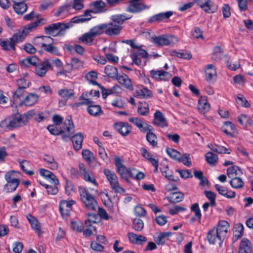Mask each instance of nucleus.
I'll list each match as a JSON object with an SVG mask.
<instances>
[{"label":"nucleus","mask_w":253,"mask_h":253,"mask_svg":"<svg viewBox=\"0 0 253 253\" xmlns=\"http://www.w3.org/2000/svg\"><path fill=\"white\" fill-rule=\"evenodd\" d=\"M91 18L89 11H86L84 15L73 18L71 21L67 23H57L49 25L45 28L46 33L55 36L63 31L72 27L73 23H83L89 20Z\"/></svg>","instance_id":"nucleus-1"},{"label":"nucleus","mask_w":253,"mask_h":253,"mask_svg":"<svg viewBox=\"0 0 253 253\" xmlns=\"http://www.w3.org/2000/svg\"><path fill=\"white\" fill-rule=\"evenodd\" d=\"M40 23V21L37 20L34 22L30 23L24 27L23 33L20 32L15 34L12 38L6 41H2L0 42V45L6 50L14 49L15 41L19 42L23 41L26 35L32 31L34 28L38 27Z\"/></svg>","instance_id":"nucleus-2"},{"label":"nucleus","mask_w":253,"mask_h":253,"mask_svg":"<svg viewBox=\"0 0 253 253\" xmlns=\"http://www.w3.org/2000/svg\"><path fill=\"white\" fill-rule=\"evenodd\" d=\"M21 115L16 114L6 118L0 123V132L11 130L25 126Z\"/></svg>","instance_id":"nucleus-3"},{"label":"nucleus","mask_w":253,"mask_h":253,"mask_svg":"<svg viewBox=\"0 0 253 253\" xmlns=\"http://www.w3.org/2000/svg\"><path fill=\"white\" fill-rule=\"evenodd\" d=\"M82 202L89 210L95 211L97 208V203L94 197L86 189L80 187L79 188Z\"/></svg>","instance_id":"nucleus-4"},{"label":"nucleus","mask_w":253,"mask_h":253,"mask_svg":"<svg viewBox=\"0 0 253 253\" xmlns=\"http://www.w3.org/2000/svg\"><path fill=\"white\" fill-rule=\"evenodd\" d=\"M178 38L172 35H163L154 36L151 37V42L158 46H167L176 43L178 42Z\"/></svg>","instance_id":"nucleus-5"},{"label":"nucleus","mask_w":253,"mask_h":253,"mask_svg":"<svg viewBox=\"0 0 253 253\" xmlns=\"http://www.w3.org/2000/svg\"><path fill=\"white\" fill-rule=\"evenodd\" d=\"M103 172L113 190L118 193L125 192V189L120 185L117 176L114 172L108 169H105Z\"/></svg>","instance_id":"nucleus-6"},{"label":"nucleus","mask_w":253,"mask_h":253,"mask_svg":"<svg viewBox=\"0 0 253 253\" xmlns=\"http://www.w3.org/2000/svg\"><path fill=\"white\" fill-rule=\"evenodd\" d=\"M114 160L117 172L122 179L128 181L129 178H130L132 168H126L123 165V159L118 156L114 157Z\"/></svg>","instance_id":"nucleus-7"},{"label":"nucleus","mask_w":253,"mask_h":253,"mask_svg":"<svg viewBox=\"0 0 253 253\" xmlns=\"http://www.w3.org/2000/svg\"><path fill=\"white\" fill-rule=\"evenodd\" d=\"M206 12L214 13L217 10V6L211 0H194Z\"/></svg>","instance_id":"nucleus-8"},{"label":"nucleus","mask_w":253,"mask_h":253,"mask_svg":"<svg viewBox=\"0 0 253 253\" xmlns=\"http://www.w3.org/2000/svg\"><path fill=\"white\" fill-rule=\"evenodd\" d=\"M79 169L81 174L86 181L93 184V185L98 186V183L93 174L88 169L86 168L84 164H80Z\"/></svg>","instance_id":"nucleus-9"},{"label":"nucleus","mask_w":253,"mask_h":253,"mask_svg":"<svg viewBox=\"0 0 253 253\" xmlns=\"http://www.w3.org/2000/svg\"><path fill=\"white\" fill-rule=\"evenodd\" d=\"M105 34L108 36L113 37L119 35L122 31L123 27L117 26L111 22L104 24Z\"/></svg>","instance_id":"nucleus-10"},{"label":"nucleus","mask_w":253,"mask_h":253,"mask_svg":"<svg viewBox=\"0 0 253 253\" xmlns=\"http://www.w3.org/2000/svg\"><path fill=\"white\" fill-rule=\"evenodd\" d=\"M149 8L150 6L145 5L141 0H133L129 3L128 11L132 13H137Z\"/></svg>","instance_id":"nucleus-11"},{"label":"nucleus","mask_w":253,"mask_h":253,"mask_svg":"<svg viewBox=\"0 0 253 253\" xmlns=\"http://www.w3.org/2000/svg\"><path fill=\"white\" fill-rule=\"evenodd\" d=\"M40 175L52 184H59L57 176L51 171L43 168L39 169Z\"/></svg>","instance_id":"nucleus-12"},{"label":"nucleus","mask_w":253,"mask_h":253,"mask_svg":"<svg viewBox=\"0 0 253 253\" xmlns=\"http://www.w3.org/2000/svg\"><path fill=\"white\" fill-rule=\"evenodd\" d=\"M205 80L208 83L213 82L217 77L216 69L214 65L208 64L205 67Z\"/></svg>","instance_id":"nucleus-13"},{"label":"nucleus","mask_w":253,"mask_h":253,"mask_svg":"<svg viewBox=\"0 0 253 253\" xmlns=\"http://www.w3.org/2000/svg\"><path fill=\"white\" fill-rule=\"evenodd\" d=\"M115 129L124 136H127L131 131V126L125 122H117L114 124Z\"/></svg>","instance_id":"nucleus-14"},{"label":"nucleus","mask_w":253,"mask_h":253,"mask_svg":"<svg viewBox=\"0 0 253 253\" xmlns=\"http://www.w3.org/2000/svg\"><path fill=\"white\" fill-rule=\"evenodd\" d=\"M171 236V232H159L154 236L153 239L158 245H163L169 240Z\"/></svg>","instance_id":"nucleus-15"},{"label":"nucleus","mask_w":253,"mask_h":253,"mask_svg":"<svg viewBox=\"0 0 253 253\" xmlns=\"http://www.w3.org/2000/svg\"><path fill=\"white\" fill-rule=\"evenodd\" d=\"M74 204L75 201L73 200H62L60 202L59 209L62 216L66 217L69 214Z\"/></svg>","instance_id":"nucleus-16"},{"label":"nucleus","mask_w":253,"mask_h":253,"mask_svg":"<svg viewBox=\"0 0 253 253\" xmlns=\"http://www.w3.org/2000/svg\"><path fill=\"white\" fill-rule=\"evenodd\" d=\"M43 161L45 166L52 170H56L59 167L58 163L53 156L49 155H44L43 156Z\"/></svg>","instance_id":"nucleus-17"},{"label":"nucleus","mask_w":253,"mask_h":253,"mask_svg":"<svg viewBox=\"0 0 253 253\" xmlns=\"http://www.w3.org/2000/svg\"><path fill=\"white\" fill-rule=\"evenodd\" d=\"M229 227V224L227 221L221 220L219 222L217 228L215 229V231L219 235V237L221 238L223 240L225 239L227 236Z\"/></svg>","instance_id":"nucleus-18"},{"label":"nucleus","mask_w":253,"mask_h":253,"mask_svg":"<svg viewBox=\"0 0 253 253\" xmlns=\"http://www.w3.org/2000/svg\"><path fill=\"white\" fill-rule=\"evenodd\" d=\"M98 78L97 73L94 71H91L88 72L85 75V79L90 84H92L93 85H97L102 91V95L103 97L105 98L107 97L108 94H106V92H104L103 87L99 84H98L96 82V80Z\"/></svg>","instance_id":"nucleus-19"},{"label":"nucleus","mask_w":253,"mask_h":253,"mask_svg":"<svg viewBox=\"0 0 253 253\" xmlns=\"http://www.w3.org/2000/svg\"><path fill=\"white\" fill-rule=\"evenodd\" d=\"M128 121L135 125L141 131L143 132H147L150 129L151 126L146 123H144L140 119L137 117H131L128 119Z\"/></svg>","instance_id":"nucleus-20"},{"label":"nucleus","mask_w":253,"mask_h":253,"mask_svg":"<svg viewBox=\"0 0 253 253\" xmlns=\"http://www.w3.org/2000/svg\"><path fill=\"white\" fill-rule=\"evenodd\" d=\"M51 67V63L48 60L44 61L42 64L36 66L35 72L37 75L40 77L44 76L47 70Z\"/></svg>","instance_id":"nucleus-21"},{"label":"nucleus","mask_w":253,"mask_h":253,"mask_svg":"<svg viewBox=\"0 0 253 253\" xmlns=\"http://www.w3.org/2000/svg\"><path fill=\"white\" fill-rule=\"evenodd\" d=\"M197 108L200 113L203 114L210 111L211 105L206 96H201L199 98Z\"/></svg>","instance_id":"nucleus-22"},{"label":"nucleus","mask_w":253,"mask_h":253,"mask_svg":"<svg viewBox=\"0 0 253 253\" xmlns=\"http://www.w3.org/2000/svg\"><path fill=\"white\" fill-rule=\"evenodd\" d=\"M26 218L31 224V226L35 232L39 236L42 234V232L41 230V224L38 220L30 214L26 215Z\"/></svg>","instance_id":"nucleus-23"},{"label":"nucleus","mask_w":253,"mask_h":253,"mask_svg":"<svg viewBox=\"0 0 253 253\" xmlns=\"http://www.w3.org/2000/svg\"><path fill=\"white\" fill-rule=\"evenodd\" d=\"M53 39L48 36L38 37L34 39V43L35 45L43 47L44 48L49 44H52Z\"/></svg>","instance_id":"nucleus-24"},{"label":"nucleus","mask_w":253,"mask_h":253,"mask_svg":"<svg viewBox=\"0 0 253 253\" xmlns=\"http://www.w3.org/2000/svg\"><path fill=\"white\" fill-rule=\"evenodd\" d=\"M135 96L140 98H148L152 96V93L146 87L140 85L136 87Z\"/></svg>","instance_id":"nucleus-25"},{"label":"nucleus","mask_w":253,"mask_h":253,"mask_svg":"<svg viewBox=\"0 0 253 253\" xmlns=\"http://www.w3.org/2000/svg\"><path fill=\"white\" fill-rule=\"evenodd\" d=\"M215 189L218 192L219 194L223 196L228 199H232L235 197V192L231 190H228L226 187L219 184L215 185Z\"/></svg>","instance_id":"nucleus-26"},{"label":"nucleus","mask_w":253,"mask_h":253,"mask_svg":"<svg viewBox=\"0 0 253 253\" xmlns=\"http://www.w3.org/2000/svg\"><path fill=\"white\" fill-rule=\"evenodd\" d=\"M153 123L154 125L164 127L168 126L166 118L163 113L159 110L154 114Z\"/></svg>","instance_id":"nucleus-27"},{"label":"nucleus","mask_w":253,"mask_h":253,"mask_svg":"<svg viewBox=\"0 0 253 253\" xmlns=\"http://www.w3.org/2000/svg\"><path fill=\"white\" fill-rule=\"evenodd\" d=\"M207 239L211 244H215L218 243L220 245L223 241L221 238H220L219 235L215 231V229H211L209 231L207 235Z\"/></svg>","instance_id":"nucleus-28"},{"label":"nucleus","mask_w":253,"mask_h":253,"mask_svg":"<svg viewBox=\"0 0 253 253\" xmlns=\"http://www.w3.org/2000/svg\"><path fill=\"white\" fill-rule=\"evenodd\" d=\"M127 236L129 241L132 244L140 245L147 241L146 238L143 235L128 233Z\"/></svg>","instance_id":"nucleus-29"},{"label":"nucleus","mask_w":253,"mask_h":253,"mask_svg":"<svg viewBox=\"0 0 253 253\" xmlns=\"http://www.w3.org/2000/svg\"><path fill=\"white\" fill-rule=\"evenodd\" d=\"M74 125L72 121L71 116H68L66 118L63 124V130L62 132L67 131L69 133L68 137H71L70 133L74 132Z\"/></svg>","instance_id":"nucleus-30"},{"label":"nucleus","mask_w":253,"mask_h":253,"mask_svg":"<svg viewBox=\"0 0 253 253\" xmlns=\"http://www.w3.org/2000/svg\"><path fill=\"white\" fill-rule=\"evenodd\" d=\"M39 96L35 93H30L20 103L21 105H25L28 106H31L34 105L38 100Z\"/></svg>","instance_id":"nucleus-31"},{"label":"nucleus","mask_w":253,"mask_h":253,"mask_svg":"<svg viewBox=\"0 0 253 253\" xmlns=\"http://www.w3.org/2000/svg\"><path fill=\"white\" fill-rule=\"evenodd\" d=\"M252 245L251 242L247 238H243L241 242L239 253H251Z\"/></svg>","instance_id":"nucleus-32"},{"label":"nucleus","mask_w":253,"mask_h":253,"mask_svg":"<svg viewBox=\"0 0 253 253\" xmlns=\"http://www.w3.org/2000/svg\"><path fill=\"white\" fill-rule=\"evenodd\" d=\"M106 3L101 0H97L90 5L91 11L94 13H101L104 11Z\"/></svg>","instance_id":"nucleus-33"},{"label":"nucleus","mask_w":253,"mask_h":253,"mask_svg":"<svg viewBox=\"0 0 253 253\" xmlns=\"http://www.w3.org/2000/svg\"><path fill=\"white\" fill-rule=\"evenodd\" d=\"M84 136L82 133H78L72 136L73 146L75 150H80L82 147Z\"/></svg>","instance_id":"nucleus-34"},{"label":"nucleus","mask_w":253,"mask_h":253,"mask_svg":"<svg viewBox=\"0 0 253 253\" xmlns=\"http://www.w3.org/2000/svg\"><path fill=\"white\" fill-rule=\"evenodd\" d=\"M116 78L118 80V82L120 84L123 85L125 87L129 89H133L131 80L126 74H123L121 76L117 77Z\"/></svg>","instance_id":"nucleus-35"},{"label":"nucleus","mask_w":253,"mask_h":253,"mask_svg":"<svg viewBox=\"0 0 253 253\" xmlns=\"http://www.w3.org/2000/svg\"><path fill=\"white\" fill-rule=\"evenodd\" d=\"M173 14V12L171 11H168L166 12H161L155 15L152 17L150 20V22H154L156 21H162L164 19H168Z\"/></svg>","instance_id":"nucleus-36"},{"label":"nucleus","mask_w":253,"mask_h":253,"mask_svg":"<svg viewBox=\"0 0 253 253\" xmlns=\"http://www.w3.org/2000/svg\"><path fill=\"white\" fill-rule=\"evenodd\" d=\"M28 74L25 73L17 80V84L18 87L26 89L30 86L31 83L28 79Z\"/></svg>","instance_id":"nucleus-37"},{"label":"nucleus","mask_w":253,"mask_h":253,"mask_svg":"<svg viewBox=\"0 0 253 253\" xmlns=\"http://www.w3.org/2000/svg\"><path fill=\"white\" fill-rule=\"evenodd\" d=\"M241 169L236 166H232L227 169V174L231 178L236 177L242 174Z\"/></svg>","instance_id":"nucleus-38"},{"label":"nucleus","mask_w":253,"mask_h":253,"mask_svg":"<svg viewBox=\"0 0 253 253\" xmlns=\"http://www.w3.org/2000/svg\"><path fill=\"white\" fill-rule=\"evenodd\" d=\"M13 3V8L17 14L21 15L27 10V6L24 2L17 1Z\"/></svg>","instance_id":"nucleus-39"},{"label":"nucleus","mask_w":253,"mask_h":253,"mask_svg":"<svg viewBox=\"0 0 253 253\" xmlns=\"http://www.w3.org/2000/svg\"><path fill=\"white\" fill-rule=\"evenodd\" d=\"M222 129L224 132L229 135H233L236 130L235 125L230 122H225Z\"/></svg>","instance_id":"nucleus-40"},{"label":"nucleus","mask_w":253,"mask_h":253,"mask_svg":"<svg viewBox=\"0 0 253 253\" xmlns=\"http://www.w3.org/2000/svg\"><path fill=\"white\" fill-rule=\"evenodd\" d=\"M127 19H128V18L124 14H116L111 17V22L114 23L116 25L120 27H122L124 21Z\"/></svg>","instance_id":"nucleus-41"},{"label":"nucleus","mask_w":253,"mask_h":253,"mask_svg":"<svg viewBox=\"0 0 253 253\" xmlns=\"http://www.w3.org/2000/svg\"><path fill=\"white\" fill-rule=\"evenodd\" d=\"M88 113L94 116H99L102 114V111L99 105H89L87 108Z\"/></svg>","instance_id":"nucleus-42"},{"label":"nucleus","mask_w":253,"mask_h":253,"mask_svg":"<svg viewBox=\"0 0 253 253\" xmlns=\"http://www.w3.org/2000/svg\"><path fill=\"white\" fill-rule=\"evenodd\" d=\"M39 183L45 187L47 192L49 194L55 195L58 192V185H59V184L48 185L42 182L41 181H39Z\"/></svg>","instance_id":"nucleus-43"},{"label":"nucleus","mask_w":253,"mask_h":253,"mask_svg":"<svg viewBox=\"0 0 253 253\" xmlns=\"http://www.w3.org/2000/svg\"><path fill=\"white\" fill-rule=\"evenodd\" d=\"M89 32L94 38L103 33H105L104 24H99L94 26L91 28Z\"/></svg>","instance_id":"nucleus-44"},{"label":"nucleus","mask_w":253,"mask_h":253,"mask_svg":"<svg viewBox=\"0 0 253 253\" xmlns=\"http://www.w3.org/2000/svg\"><path fill=\"white\" fill-rule=\"evenodd\" d=\"M209 148L213 151L220 154H230L231 150L228 149L222 146L217 145H209Z\"/></svg>","instance_id":"nucleus-45"},{"label":"nucleus","mask_w":253,"mask_h":253,"mask_svg":"<svg viewBox=\"0 0 253 253\" xmlns=\"http://www.w3.org/2000/svg\"><path fill=\"white\" fill-rule=\"evenodd\" d=\"M105 73L109 77L116 78L118 75V70L114 66L107 65L105 68Z\"/></svg>","instance_id":"nucleus-46"},{"label":"nucleus","mask_w":253,"mask_h":253,"mask_svg":"<svg viewBox=\"0 0 253 253\" xmlns=\"http://www.w3.org/2000/svg\"><path fill=\"white\" fill-rule=\"evenodd\" d=\"M153 129V128L151 126L150 129L147 131L148 132L146 135V138L150 144L156 146L157 144V138L155 134L152 132Z\"/></svg>","instance_id":"nucleus-47"},{"label":"nucleus","mask_w":253,"mask_h":253,"mask_svg":"<svg viewBox=\"0 0 253 253\" xmlns=\"http://www.w3.org/2000/svg\"><path fill=\"white\" fill-rule=\"evenodd\" d=\"M19 181L7 182L4 187V191L6 193L12 192L15 191L19 184Z\"/></svg>","instance_id":"nucleus-48"},{"label":"nucleus","mask_w":253,"mask_h":253,"mask_svg":"<svg viewBox=\"0 0 253 253\" xmlns=\"http://www.w3.org/2000/svg\"><path fill=\"white\" fill-rule=\"evenodd\" d=\"M244 233V226L242 224L238 223L234 226V230L233 232L234 237L237 239L241 237Z\"/></svg>","instance_id":"nucleus-49"},{"label":"nucleus","mask_w":253,"mask_h":253,"mask_svg":"<svg viewBox=\"0 0 253 253\" xmlns=\"http://www.w3.org/2000/svg\"><path fill=\"white\" fill-rule=\"evenodd\" d=\"M94 39L90 33L88 32L80 37L79 40L83 43L90 45L92 43Z\"/></svg>","instance_id":"nucleus-50"},{"label":"nucleus","mask_w":253,"mask_h":253,"mask_svg":"<svg viewBox=\"0 0 253 253\" xmlns=\"http://www.w3.org/2000/svg\"><path fill=\"white\" fill-rule=\"evenodd\" d=\"M230 183L231 186L235 189L242 188L244 185V183L242 179L238 177L231 178Z\"/></svg>","instance_id":"nucleus-51"},{"label":"nucleus","mask_w":253,"mask_h":253,"mask_svg":"<svg viewBox=\"0 0 253 253\" xmlns=\"http://www.w3.org/2000/svg\"><path fill=\"white\" fill-rule=\"evenodd\" d=\"M18 173L14 170L7 172L4 175V178L7 182L19 181L17 178Z\"/></svg>","instance_id":"nucleus-52"},{"label":"nucleus","mask_w":253,"mask_h":253,"mask_svg":"<svg viewBox=\"0 0 253 253\" xmlns=\"http://www.w3.org/2000/svg\"><path fill=\"white\" fill-rule=\"evenodd\" d=\"M162 174L167 179L169 180H175L173 175L171 174V171L169 170L167 165L164 166L160 169Z\"/></svg>","instance_id":"nucleus-53"},{"label":"nucleus","mask_w":253,"mask_h":253,"mask_svg":"<svg viewBox=\"0 0 253 253\" xmlns=\"http://www.w3.org/2000/svg\"><path fill=\"white\" fill-rule=\"evenodd\" d=\"M70 8V6L66 5L61 6L56 12L55 15L56 16H61L62 18H64L67 16Z\"/></svg>","instance_id":"nucleus-54"},{"label":"nucleus","mask_w":253,"mask_h":253,"mask_svg":"<svg viewBox=\"0 0 253 253\" xmlns=\"http://www.w3.org/2000/svg\"><path fill=\"white\" fill-rule=\"evenodd\" d=\"M149 111V105L146 102H142L140 103L138 108V113L143 116L146 115Z\"/></svg>","instance_id":"nucleus-55"},{"label":"nucleus","mask_w":253,"mask_h":253,"mask_svg":"<svg viewBox=\"0 0 253 253\" xmlns=\"http://www.w3.org/2000/svg\"><path fill=\"white\" fill-rule=\"evenodd\" d=\"M205 157L207 162L211 165H214L217 162V156L211 152H208Z\"/></svg>","instance_id":"nucleus-56"},{"label":"nucleus","mask_w":253,"mask_h":253,"mask_svg":"<svg viewBox=\"0 0 253 253\" xmlns=\"http://www.w3.org/2000/svg\"><path fill=\"white\" fill-rule=\"evenodd\" d=\"M58 94L62 98L68 99L74 95V93L71 90L61 89L58 90Z\"/></svg>","instance_id":"nucleus-57"},{"label":"nucleus","mask_w":253,"mask_h":253,"mask_svg":"<svg viewBox=\"0 0 253 253\" xmlns=\"http://www.w3.org/2000/svg\"><path fill=\"white\" fill-rule=\"evenodd\" d=\"M169 201L172 203H178L182 201L183 198V195L181 193L174 192L169 197Z\"/></svg>","instance_id":"nucleus-58"},{"label":"nucleus","mask_w":253,"mask_h":253,"mask_svg":"<svg viewBox=\"0 0 253 253\" xmlns=\"http://www.w3.org/2000/svg\"><path fill=\"white\" fill-rule=\"evenodd\" d=\"M70 228L75 231L81 232L84 230V225L80 221H72L70 224Z\"/></svg>","instance_id":"nucleus-59"},{"label":"nucleus","mask_w":253,"mask_h":253,"mask_svg":"<svg viewBox=\"0 0 253 253\" xmlns=\"http://www.w3.org/2000/svg\"><path fill=\"white\" fill-rule=\"evenodd\" d=\"M178 161L182 163L187 167L191 166L192 164L190 155L187 153L184 154L182 156L180 155Z\"/></svg>","instance_id":"nucleus-60"},{"label":"nucleus","mask_w":253,"mask_h":253,"mask_svg":"<svg viewBox=\"0 0 253 253\" xmlns=\"http://www.w3.org/2000/svg\"><path fill=\"white\" fill-rule=\"evenodd\" d=\"M144 177L145 174L143 172L133 168L132 169L130 177L133 178L136 180H141Z\"/></svg>","instance_id":"nucleus-61"},{"label":"nucleus","mask_w":253,"mask_h":253,"mask_svg":"<svg viewBox=\"0 0 253 253\" xmlns=\"http://www.w3.org/2000/svg\"><path fill=\"white\" fill-rule=\"evenodd\" d=\"M151 76L156 79H163V77L169 75L168 72L163 71L152 70L150 72Z\"/></svg>","instance_id":"nucleus-62"},{"label":"nucleus","mask_w":253,"mask_h":253,"mask_svg":"<svg viewBox=\"0 0 253 253\" xmlns=\"http://www.w3.org/2000/svg\"><path fill=\"white\" fill-rule=\"evenodd\" d=\"M166 152L170 158L178 161L181 155L179 152L171 148H167Z\"/></svg>","instance_id":"nucleus-63"},{"label":"nucleus","mask_w":253,"mask_h":253,"mask_svg":"<svg viewBox=\"0 0 253 253\" xmlns=\"http://www.w3.org/2000/svg\"><path fill=\"white\" fill-rule=\"evenodd\" d=\"M83 158L88 163L94 158L93 154L88 149H84L82 151Z\"/></svg>","instance_id":"nucleus-64"}]
</instances>
